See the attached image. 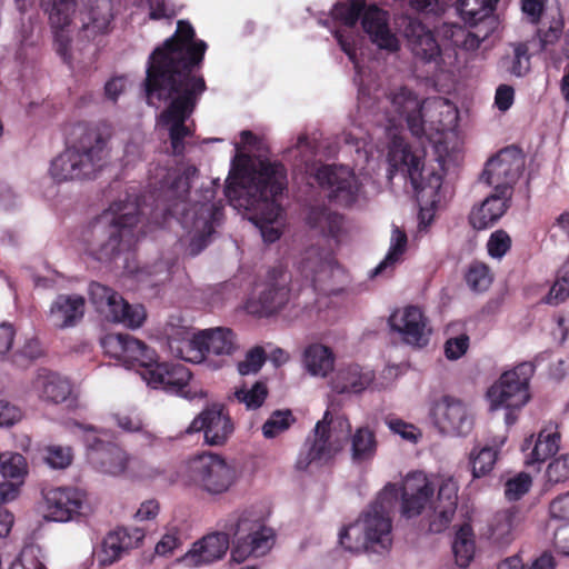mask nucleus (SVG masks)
<instances>
[{
    "mask_svg": "<svg viewBox=\"0 0 569 569\" xmlns=\"http://www.w3.org/2000/svg\"><path fill=\"white\" fill-rule=\"evenodd\" d=\"M206 50L207 43L194 39L192 26L180 20L174 34L149 57L144 80L147 101L151 106L156 104L154 100L168 102L157 126L168 131L174 154L183 152V140L192 136L186 122L206 90L203 78L193 69L200 66Z\"/></svg>",
    "mask_w": 569,
    "mask_h": 569,
    "instance_id": "obj_1",
    "label": "nucleus"
},
{
    "mask_svg": "<svg viewBox=\"0 0 569 569\" xmlns=\"http://www.w3.org/2000/svg\"><path fill=\"white\" fill-rule=\"evenodd\" d=\"M234 144L236 154L224 188L234 209L250 212L249 220L259 229L264 242L277 241L284 228L283 210L278 200L287 188L286 168L278 161L253 159L244 153L257 142L248 130L240 133Z\"/></svg>",
    "mask_w": 569,
    "mask_h": 569,
    "instance_id": "obj_2",
    "label": "nucleus"
},
{
    "mask_svg": "<svg viewBox=\"0 0 569 569\" xmlns=\"http://www.w3.org/2000/svg\"><path fill=\"white\" fill-rule=\"evenodd\" d=\"M138 206L133 201L114 202L94 219L81 234L89 254L97 260H110L129 250L137 241Z\"/></svg>",
    "mask_w": 569,
    "mask_h": 569,
    "instance_id": "obj_3",
    "label": "nucleus"
},
{
    "mask_svg": "<svg viewBox=\"0 0 569 569\" xmlns=\"http://www.w3.org/2000/svg\"><path fill=\"white\" fill-rule=\"evenodd\" d=\"M387 159L391 167L390 174L399 171L409 177L420 202L419 226L427 228L433 219L436 206L441 200L443 164L438 161L426 166L422 161L423 152L408 150L400 138L393 140Z\"/></svg>",
    "mask_w": 569,
    "mask_h": 569,
    "instance_id": "obj_4",
    "label": "nucleus"
},
{
    "mask_svg": "<svg viewBox=\"0 0 569 569\" xmlns=\"http://www.w3.org/2000/svg\"><path fill=\"white\" fill-rule=\"evenodd\" d=\"M110 138L106 124L79 128L74 142L52 160L51 178L57 182L92 178L110 156Z\"/></svg>",
    "mask_w": 569,
    "mask_h": 569,
    "instance_id": "obj_5",
    "label": "nucleus"
},
{
    "mask_svg": "<svg viewBox=\"0 0 569 569\" xmlns=\"http://www.w3.org/2000/svg\"><path fill=\"white\" fill-rule=\"evenodd\" d=\"M198 170L193 166H188L181 174L174 176L169 193L174 198V202L168 209L169 214L179 216L182 227L190 234V253L198 254L209 242L214 231V226L219 223L222 212L221 208L212 202H204L200 206H193L186 210V198L190 189V181L197 174Z\"/></svg>",
    "mask_w": 569,
    "mask_h": 569,
    "instance_id": "obj_6",
    "label": "nucleus"
},
{
    "mask_svg": "<svg viewBox=\"0 0 569 569\" xmlns=\"http://www.w3.org/2000/svg\"><path fill=\"white\" fill-rule=\"evenodd\" d=\"M89 462L100 472L130 479L148 480L159 471L138 457L128 455L119 446L104 441L92 428L83 429Z\"/></svg>",
    "mask_w": 569,
    "mask_h": 569,
    "instance_id": "obj_7",
    "label": "nucleus"
},
{
    "mask_svg": "<svg viewBox=\"0 0 569 569\" xmlns=\"http://www.w3.org/2000/svg\"><path fill=\"white\" fill-rule=\"evenodd\" d=\"M383 500H373L369 508L355 522L339 532V543L348 551L388 550L392 543V520Z\"/></svg>",
    "mask_w": 569,
    "mask_h": 569,
    "instance_id": "obj_8",
    "label": "nucleus"
},
{
    "mask_svg": "<svg viewBox=\"0 0 569 569\" xmlns=\"http://www.w3.org/2000/svg\"><path fill=\"white\" fill-rule=\"evenodd\" d=\"M458 109L449 100L441 97L425 99L420 116L422 131L417 137L426 138L435 146L438 153L436 162L443 166V154L453 150L458 142Z\"/></svg>",
    "mask_w": 569,
    "mask_h": 569,
    "instance_id": "obj_9",
    "label": "nucleus"
},
{
    "mask_svg": "<svg viewBox=\"0 0 569 569\" xmlns=\"http://www.w3.org/2000/svg\"><path fill=\"white\" fill-rule=\"evenodd\" d=\"M535 367L530 362H522L513 369L503 372L487 390V400L490 410L506 409V423L513 425L520 410L530 400L529 382Z\"/></svg>",
    "mask_w": 569,
    "mask_h": 569,
    "instance_id": "obj_10",
    "label": "nucleus"
},
{
    "mask_svg": "<svg viewBox=\"0 0 569 569\" xmlns=\"http://www.w3.org/2000/svg\"><path fill=\"white\" fill-rule=\"evenodd\" d=\"M457 479L447 473L408 472L399 481L387 482L378 498H458Z\"/></svg>",
    "mask_w": 569,
    "mask_h": 569,
    "instance_id": "obj_11",
    "label": "nucleus"
},
{
    "mask_svg": "<svg viewBox=\"0 0 569 569\" xmlns=\"http://www.w3.org/2000/svg\"><path fill=\"white\" fill-rule=\"evenodd\" d=\"M425 99H421L411 88L407 86H396L389 89L383 101V112L388 122L386 129L390 137L389 149L395 139H402L407 149L413 151L405 141L403 137L397 132L402 128L403 122L413 136H420L422 131L420 116L422 112ZM390 150H388V153Z\"/></svg>",
    "mask_w": 569,
    "mask_h": 569,
    "instance_id": "obj_12",
    "label": "nucleus"
},
{
    "mask_svg": "<svg viewBox=\"0 0 569 569\" xmlns=\"http://www.w3.org/2000/svg\"><path fill=\"white\" fill-rule=\"evenodd\" d=\"M179 472L188 480L199 481L208 492H226L236 481L237 472L221 456L203 451L186 459Z\"/></svg>",
    "mask_w": 569,
    "mask_h": 569,
    "instance_id": "obj_13",
    "label": "nucleus"
},
{
    "mask_svg": "<svg viewBox=\"0 0 569 569\" xmlns=\"http://www.w3.org/2000/svg\"><path fill=\"white\" fill-rule=\"evenodd\" d=\"M171 351L189 362H201L207 353L231 355L237 349L234 333L228 328H212L200 331L181 341L170 340Z\"/></svg>",
    "mask_w": 569,
    "mask_h": 569,
    "instance_id": "obj_14",
    "label": "nucleus"
},
{
    "mask_svg": "<svg viewBox=\"0 0 569 569\" xmlns=\"http://www.w3.org/2000/svg\"><path fill=\"white\" fill-rule=\"evenodd\" d=\"M313 176L328 191V197L338 206L352 207L366 198L361 180L347 166H320Z\"/></svg>",
    "mask_w": 569,
    "mask_h": 569,
    "instance_id": "obj_15",
    "label": "nucleus"
},
{
    "mask_svg": "<svg viewBox=\"0 0 569 569\" xmlns=\"http://www.w3.org/2000/svg\"><path fill=\"white\" fill-rule=\"evenodd\" d=\"M328 417L327 410L322 419L316 423L312 435L306 439L296 461L297 469L320 468L328 465L341 451L343 441L340 436L332 433Z\"/></svg>",
    "mask_w": 569,
    "mask_h": 569,
    "instance_id": "obj_16",
    "label": "nucleus"
},
{
    "mask_svg": "<svg viewBox=\"0 0 569 569\" xmlns=\"http://www.w3.org/2000/svg\"><path fill=\"white\" fill-rule=\"evenodd\" d=\"M91 302L106 319L136 329L143 325L147 313L141 305H129L114 290L93 282L89 288Z\"/></svg>",
    "mask_w": 569,
    "mask_h": 569,
    "instance_id": "obj_17",
    "label": "nucleus"
},
{
    "mask_svg": "<svg viewBox=\"0 0 569 569\" xmlns=\"http://www.w3.org/2000/svg\"><path fill=\"white\" fill-rule=\"evenodd\" d=\"M273 530L256 520L240 517L233 530L231 558L241 563L249 557L264 556L272 547Z\"/></svg>",
    "mask_w": 569,
    "mask_h": 569,
    "instance_id": "obj_18",
    "label": "nucleus"
},
{
    "mask_svg": "<svg viewBox=\"0 0 569 569\" xmlns=\"http://www.w3.org/2000/svg\"><path fill=\"white\" fill-rule=\"evenodd\" d=\"M429 417L438 431L448 436H466L473 427V413L469 406L448 395L432 401Z\"/></svg>",
    "mask_w": 569,
    "mask_h": 569,
    "instance_id": "obj_19",
    "label": "nucleus"
},
{
    "mask_svg": "<svg viewBox=\"0 0 569 569\" xmlns=\"http://www.w3.org/2000/svg\"><path fill=\"white\" fill-rule=\"evenodd\" d=\"M142 379L150 388L162 389L188 400L203 398L206 395L202 389L189 386L191 372L181 363L158 362L157 359L150 369L142 373Z\"/></svg>",
    "mask_w": 569,
    "mask_h": 569,
    "instance_id": "obj_20",
    "label": "nucleus"
},
{
    "mask_svg": "<svg viewBox=\"0 0 569 569\" xmlns=\"http://www.w3.org/2000/svg\"><path fill=\"white\" fill-rule=\"evenodd\" d=\"M525 160L520 150L508 147L488 160L482 179L493 187L495 191L511 197L512 187L518 181Z\"/></svg>",
    "mask_w": 569,
    "mask_h": 569,
    "instance_id": "obj_21",
    "label": "nucleus"
},
{
    "mask_svg": "<svg viewBox=\"0 0 569 569\" xmlns=\"http://www.w3.org/2000/svg\"><path fill=\"white\" fill-rule=\"evenodd\" d=\"M101 346L112 358L127 367H139V373L150 369L158 356L143 341L127 333H110L101 339Z\"/></svg>",
    "mask_w": 569,
    "mask_h": 569,
    "instance_id": "obj_22",
    "label": "nucleus"
},
{
    "mask_svg": "<svg viewBox=\"0 0 569 569\" xmlns=\"http://www.w3.org/2000/svg\"><path fill=\"white\" fill-rule=\"evenodd\" d=\"M390 329L401 341L416 348L426 347L431 335V327L422 310L407 306L395 310L389 317Z\"/></svg>",
    "mask_w": 569,
    "mask_h": 569,
    "instance_id": "obj_23",
    "label": "nucleus"
},
{
    "mask_svg": "<svg viewBox=\"0 0 569 569\" xmlns=\"http://www.w3.org/2000/svg\"><path fill=\"white\" fill-rule=\"evenodd\" d=\"M233 429V423L223 407L213 405L201 411L186 431L188 433L202 431L206 445L219 447L228 441Z\"/></svg>",
    "mask_w": 569,
    "mask_h": 569,
    "instance_id": "obj_24",
    "label": "nucleus"
},
{
    "mask_svg": "<svg viewBox=\"0 0 569 569\" xmlns=\"http://www.w3.org/2000/svg\"><path fill=\"white\" fill-rule=\"evenodd\" d=\"M401 513L410 519L422 513L435 533L445 531L451 523L457 510V500H401Z\"/></svg>",
    "mask_w": 569,
    "mask_h": 569,
    "instance_id": "obj_25",
    "label": "nucleus"
},
{
    "mask_svg": "<svg viewBox=\"0 0 569 569\" xmlns=\"http://www.w3.org/2000/svg\"><path fill=\"white\" fill-rule=\"evenodd\" d=\"M146 537L141 528L117 527L103 538L99 552V562L102 566H111L119 561L132 549L139 548Z\"/></svg>",
    "mask_w": 569,
    "mask_h": 569,
    "instance_id": "obj_26",
    "label": "nucleus"
},
{
    "mask_svg": "<svg viewBox=\"0 0 569 569\" xmlns=\"http://www.w3.org/2000/svg\"><path fill=\"white\" fill-rule=\"evenodd\" d=\"M229 546L228 533L211 532L193 542L191 549L178 558V562L190 568L210 565L220 560L226 555Z\"/></svg>",
    "mask_w": 569,
    "mask_h": 569,
    "instance_id": "obj_27",
    "label": "nucleus"
},
{
    "mask_svg": "<svg viewBox=\"0 0 569 569\" xmlns=\"http://www.w3.org/2000/svg\"><path fill=\"white\" fill-rule=\"evenodd\" d=\"M361 26L370 40L380 49L397 51L399 41L390 30L388 13L376 6L369 7L362 12Z\"/></svg>",
    "mask_w": 569,
    "mask_h": 569,
    "instance_id": "obj_28",
    "label": "nucleus"
},
{
    "mask_svg": "<svg viewBox=\"0 0 569 569\" xmlns=\"http://www.w3.org/2000/svg\"><path fill=\"white\" fill-rule=\"evenodd\" d=\"M112 0H89L86 12L81 14V30L88 39L107 34L112 29Z\"/></svg>",
    "mask_w": 569,
    "mask_h": 569,
    "instance_id": "obj_29",
    "label": "nucleus"
},
{
    "mask_svg": "<svg viewBox=\"0 0 569 569\" xmlns=\"http://www.w3.org/2000/svg\"><path fill=\"white\" fill-rule=\"evenodd\" d=\"M287 283V274L281 273L279 279L264 287L259 293L258 301H248V311L260 316H269L283 308L290 300V289Z\"/></svg>",
    "mask_w": 569,
    "mask_h": 569,
    "instance_id": "obj_30",
    "label": "nucleus"
},
{
    "mask_svg": "<svg viewBox=\"0 0 569 569\" xmlns=\"http://www.w3.org/2000/svg\"><path fill=\"white\" fill-rule=\"evenodd\" d=\"M375 380V372L369 368L352 363L337 370L330 381L337 393L358 395L368 389Z\"/></svg>",
    "mask_w": 569,
    "mask_h": 569,
    "instance_id": "obj_31",
    "label": "nucleus"
},
{
    "mask_svg": "<svg viewBox=\"0 0 569 569\" xmlns=\"http://www.w3.org/2000/svg\"><path fill=\"white\" fill-rule=\"evenodd\" d=\"M333 263L335 260L330 251L311 247L302 253L298 262V270L315 288L318 282L331 276Z\"/></svg>",
    "mask_w": 569,
    "mask_h": 569,
    "instance_id": "obj_32",
    "label": "nucleus"
},
{
    "mask_svg": "<svg viewBox=\"0 0 569 569\" xmlns=\"http://www.w3.org/2000/svg\"><path fill=\"white\" fill-rule=\"evenodd\" d=\"M86 301L79 295H60L51 303L48 319L59 329L74 327L84 315Z\"/></svg>",
    "mask_w": 569,
    "mask_h": 569,
    "instance_id": "obj_33",
    "label": "nucleus"
},
{
    "mask_svg": "<svg viewBox=\"0 0 569 569\" xmlns=\"http://www.w3.org/2000/svg\"><path fill=\"white\" fill-rule=\"evenodd\" d=\"M31 390L44 401L60 403L70 396L71 385L60 375L41 369L31 382Z\"/></svg>",
    "mask_w": 569,
    "mask_h": 569,
    "instance_id": "obj_34",
    "label": "nucleus"
},
{
    "mask_svg": "<svg viewBox=\"0 0 569 569\" xmlns=\"http://www.w3.org/2000/svg\"><path fill=\"white\" fill-rule=\"evenodd\" d=\"M43 517L49 521H81L93 512L91 500H44Z\"/></svg>",
    "mask_w": 569,
    "mask_h": 569,
    "instance_id": "obj_35",
    "label": "nucleus"
},
{
    "mask_svg": "<svg viewBox=\"0 0 569 569\" xmlns=\"http://www.w3.org/2000/svg\"><path fill=\"white\" fill-rule=\"evenodd\" d=\"M336 356L322 343H311L302 352V368L313 378H327L335 369Z\"/></svg>",
    "mask_w": 569,
    "mask_h": 569,
    "instance_id": "obj_36",
    "label": "nucleus"
},
{
    "mask_svg": "<svg viewBox=\"0 0 569 569\" xmlns=\"http://www.w3.org/2000/svg\"><path fill=\"white\" fill-rule=\"evenodd\" d=\"M561 435L556 422H547L537 435L531 451L526 457L527 465L541 463L560 449Z\"/></svg>",
    "mask_w": 569,
    "mask_h": 569,
    "instance_id": "obj_37",
    "label": "nucleus"
},
{
    "mask_svg": "<svg viewBox=\"0 0 569 569\" xmlns=\"http://www.w3.org/2000/svg\"><path fill=\"white\" fill-rule=\"evenodd\" d=\"M1 472L8 480L0 482V498H14L20 493V488L28 475L26 458L20 453H11L2 461Z\"/></svg>",
    "mask_w": 569,
    "mask_h": 569,
    "instance_id": "obj_38",
    "label": "nucleus"
},
{
    "mask_svg": "<svg viewBox=\"0 0 569 569\" xmlns=\"http://www.w3.org/2000/svg\"><path fill=\"white\" fill-rule=\"evenodd\" d=\"M510 197L495 191L475 208L469 217L475 229L483 230L497 222L506 212Z\"/></svg>",
    "mask_w": 569,
    "mask_h": 569,
    "instance_id": "obj_39",
    "label": "nucleus"
},
{
    "mask_svg": "<svg viewBox=\"0 0 569 569\" xmlns=\"http://www.w3.org/2000/svg\"><path fill=\"white\" fill-rule=\"evenodd\" d=\"M407 37L411 51L417 58L426 62L436 61L439 58V44L423 24L411 22L407 29Z\"/></svg>",
    "mask_w": 569,
    "mask_h": 569,
    "instance_id": "obj_40",
    "label": "nucleus"
},
{
    "mask_svg": "<svg viewBox=\"0 0 569 569\" xmlns=\"http://www.w3.org/2000/svg\"><path fill=\"white\" fill-rule=\"evenodd\" d=\"M521 520V511L516 506L496 512L489 523L490 539L498 545L510 543L513 539V530Z\"/></svg>",
    "mask_w": 569,
    "mask_h": 569,
    "instance_id": "obj_41",
    "label": "nucleus"
},
{
    "mask_svg": "<svg viewBox=\"0 0 569 569\" xmlns=\"http://www.w3.org/2000/svg\"><path fill=\"white\" fill-rule=\"evenodd\" d=\"M407 249V236L398 227L391 232L390 247L385 259L370 272V277H389L392 274L396 266L401 261V257Z\"/></svg>",
    "mask_w": 569,
    "mask_h": 569,
    "instance_id": "obj_42",
    "label": "nucleus"
},
{
    "mask_svg": "<svg viewBox=\"0 0 569 569\" xmlns=\"http://www.w3.org/2000/svg\"><path fill=\"white\" fill-rule=\"evenodd\" d=\"M307 223L325 237L337 238L342 229V217L327 208H312L308 213Z\"/></svg>",
    "mask_w": 569,
    "mask_h": 569,
    "instance_id": "obj_43",
    "label": "nucleus"
},
{
    "mask_svg": "<svg viewBox=\"0 0 569 569\" xmlns=\"http://www.w3.org/2000/svg\"><path fill=\"white\" fill-rule=\"evenodd\" d=\"M498 0H456L455 4L465 23L473 27L490 17Z\"/></svg>",
    "mask_w": 569,
    "mask_h": 569,
    "instance_id": "obj_44",
    "label": "nucleus"
},
{
    "mask_svg": "<svg viewBox=\"0 0 569 569\" xmlns=\"http://www.w3.org/2000/svg\"><path fill=\"white\" fill-rule=\"evenodd\" d=\"M476 550L475 535L469 523H463L456 532L452 543V551L456 563L461 568H467L473 559Z\"/></svg>",
    "mask_w": 569,
    "mask_h": 569,
    "instance_id": "obj_45",
    "label": "nucleus"
},
{
    "mask_svg": "<svg viewBox=\"0 0 569 569\" xmlns=\"http://www.w3.org/2000/svg\"><path fill=\"white\" fill-rule=\"evenodd\" d=\"M351 459L360 463L373 458L377 450V441L372 430L361 427L351 436Z\"/></svg>",
    "mask_w": 569,
    "mask_h": 569,
    "instance_id": "obj_46",
    "label": "nucleus"
},
{
    "mask_svg": "<svg viewBox=\"0 0 569 569\" xmlns=\"http://www.w3.org/2000/svg\"><path fill=\"white\" fill-rule=\"evenodd\" d=\"M335 37H336L339 46L341 47L342 51L355 63V68L357 69V74H356L355 80L359 86L358 99L362 104L366 106V104H368V102L370 100L371 92H370V89L365 86L362 77H361V72L358 69V63L356 61V44H357L356 38L349 37L347 34V30L335 31Z\"/></svg>",
    "mask_w": 569,
    "mask_h": 569,
    "instance_id": "obj_47",
    "label": "nucleus"
},
{
    "mask_svg": "<svg viewBox=\"0 0 569 569\" xmlns=\"http://www.w3.org/2000/svg\"><path fill=\"white\" fill-rule=\"evenodd\" d=\"M528 51L527 43L519 42L512 44V56L506 57L502 61L507 71L516 77L527 74L530 70V56Z\"/></svg>",
    "mask_w": 569,
    "mask_h": 569,
    "instance_id": "obj_48",
    "label": "nucleus"
},
{
    "mask_svg": "<svg viewBox=\"0 0 569 569\" xmlns=\"http://www.w3.org/2000/svg\"><path fill=\"white\" fill-rule=\"evenodd\" d=\"M363 11L361 0H340L333 7L331 14L333 19L343 23L347 29H352Z\"/></svg>",
    "mask_w": 569,
    "mask_h": 569,
    "instance_id": "obj_49",
    "label": "nucleus"
},
{
    "mask_svg": "<svg viewBox=\"0 0 569 569\" xmlns=\"http://www.w3.org/2000/svg\"><path fill=\"white\" fill-rule=\"evenodd\" d=\"M268 396L264 382L257 381L250 388L241 387L234 391V398L247 409H257L262 406Z\"/></svg>",
    "mask_w": 569,
    "mask_h": 569,
    "instance_id": "obj_50",
    "label": "nucleus"
},
{
    "mask_svg": "<svg viewBox=\"0 0 569 569\" xmlns=\"http://www.w3.org/2000/svg\"><path fill=\"white\" fill-rule=\"evenodd\" d=\"M9 569H46L42 562V550L36 543H26L19 557L10 565Z\"/></svg>",
    "mask_w": 569,
    "mask_h": 569,
    "instance_id": "obj_51",
    "label": "nucleus"
},
{
    "mask_svg": "<svg viewBox=\"0 0 569 569\" xmlns=\"http://www.w3.org/2000/svg\"><path fill=\"white\" fill-rule=\"evenodd\" d=\"M470 460L473 477H483L493 469L497 461V451L489 447L475 449L470 455Z\"/></svg>",
    "mask_w": 569,
    "mask_h": 569,
    "instance_id": "obj_52",
    "label": "nucleus"
},
{
    "mask_svg": "<svg viewBox=\"0 0 569 569\" xmlns=\"http://www.w3.org/2000/svg\"><path fill=\"white\" fill-rule=\"evenodd\" d=\"M295 418L290 410L274 411L262 426V433L266 438L272 439L282 433L293 423Z\"/></svg>",
    "mask_w": 569,
    "mask_h": 569,
    "instance_id": "obj_53",
    "label": "nucleus"
},
{
    "mask_svg": "<svg viewBox=\"0 0 569 569\" xmlns=\"http://www.w3.org/2000/svg\"><path fill=\"white\" fill-rule=\"evenodd\" d=\"M569 297V259L560 269V276L552 284L545 301L549 305H559Z\"/></svg>",
    "mask_w": 569,
    "mask_h": 569,
    "instance_id": "obj_54",
    "label": "nucleus"
},
{
    "mask_svg": "<svg viewBox=\"0 0 569 569\" xmlns=\"http://www.w3.org/2000/svg\"><path fill=\"white\" fill-rule=\"evenodd\" d=\"M266 361V352L261 347L250 349L244 359L238 363V371L241 376L257 373Z\"/></svg>",
    "mask_w": 569,
    "mask_h": 569,
    "instance_id": "obj_55",
    "label": "nucleus"
},
{
    "mask_svg": "<svg viewBox=\"0 0 569 569\" xmlns=\"http://www.w3.org/2000/svg\"><path fill=\"white\" fill-rule=\"evenodd\" d=\"M467 283L475 291L487 290L491 283L489 269L485 264H473L470 267L467 277Z\"/></svg>",
    "mask_w": 569,
    "mask_h": 569,
    "instance_id": "obj_56",
    "label": "nucleus"
},
{
    "mask_svg": "<svg viewBox=\"0 0 569 569\" xmlns=\"http://www.w3.org/2000/svg\"><path fill=\"white\" fill-rule=\"evenodd\" d=\"M546 477L550 483H559L569 479V453L553 459L548 465Z\"/></svg>",
    "mask_w": 569,
    "mask_h": 569,
    "instance_id": "obj_57",
    "label": "nucleus"
},
{
    "mask_svg": "<svg viewBox=\"0 0 569 569\" xmlns=\"http://www.w3.org/2000/svg\"><path fill=\"white\" fill-rule=\"evenodd\" d=\"M511 239L503 230L495 231L487 243L488 253L496 259H501L510 249Z\"/></svg>",
    "mask_w": 569,
    "mask_h": 569,
    "instance_id": "obj_58",
    "label": "nucleus"
},
{
    "mask_svg": "<svg viewBox=\"0 0 569 569\" xmlns=\"http://www.w3.org/2000/svg\"><path fill=\"white\" fill-rule=\"evenodd\" d=\"M47 463L56 469H63L72 461V451L70 447L51 446L47 448Z\"/></svg>",
    "mask_w": 569,
    "mask_h": 569,
    "instance_id": "obj_59",
    "label": "nucleus"
},
{
    "mask_svg": "<svg viewBox=\"0 0 569 569\" xmlns=\"http://www.w3.org/2000/svg\"><path fill=\"white\" fill-rule=\"evenodd\" d=\"M531 485V477L526 472H520L506 481L505 493L508 498L519 497L526 495Z\"/></svg>",
    "mask_w": 569,
    "mask_h": 569,
    "instance_id": "obj_60",
    "label": "nucleus"
},
{
    "mask_svg": "<svg viewBox=\"0 0 569 569\" xmlns=\"http://www.w3.org/2000/svg\"><path fill=\"white\" fill-rule=\"evenodd\" d=\"M346 144L353 146L357 153L363 152L365 158H368V137L365 134L360 127H353L351 130L343 133Z\"/></svg>",
    "mask_w": 569,
    "mask_h": 569,
    "instance_id": "obj_61",
    "label": "nucleus"
},
{
    "mask_svg": "<svg viewBox=\"0 0 569 569\" xmlns=\"http://www.w3.org/2000/svg\"><path fill=\"white\" fill-rule=\"evenodd\" d=\"M182 545V540L178 530H172L162 536L156 545V553L159 556H170L176 549Z\"/></svg>",
    "mask_w": 569,
    "mask_h": 569,
    "instance_id": "obj_62",
    "label": "nucleus"
},
{
    "mask_svg": "<svg viewBox=\"0 0 569 569\" xmlns=\"http://www.w3.org/2000/svg\"><path fill=\"white\" fill-rule=\"evenodd\" d=\"M22 418V411L13 403L0 399V427H11Z\"/></svg>",
    "mask_w": 569,
    "mask_h": 569,
    "instance_id": "obj_63",
    "label": "nucleus"
},
{
    "mask_svg": "<svg viewBox=\"0 0 569 569\" xmlns=\"http://www.w3.org/2000/svg\"><path fill=\"white\" fill-rule=\"evenodd\" d=\"M553 546L559 553L569 556V523H563L555 529Z\"/></svg>",
    "mask_w": 569,
    "mask_h": 569,
    "instance_id": "obj_64",
    "label": "nucleus"
}]
</instances>
